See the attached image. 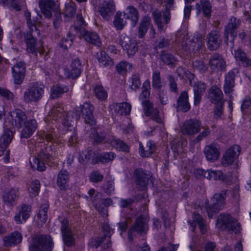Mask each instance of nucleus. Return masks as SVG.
Here are the masks:
<instances>
[{
	"label": "nucleus",
	"instance_id": "obj_52",
	"mask_svg": "<svg viewBox=\"0 0 251 251\" xmlns=\"http://www.w3.org/2000/svg\"><path fill=\"white\" fill-rule=\"evenodd\" d=\"M164 85V83L161 79L160 72L159 71H155L152 74V86L156 89H160Z\"/></svg>",
	"mask_w": 251,
	"mask_h": 251
},
{
	"label": "nucleus",
	"instance_id": "obj_1",
	"mask_svg": "<svg viewBox=\"0 0 251 251\" xmlns=\"http://www.w3.org/2000/svg\"><path fill=\"white\" fill-rule=\"evenodd\" d=\"M216 226L219 230L226 231L229 233H237L241 229L240 225L238 221L230 214L226 213H222L218 215Z\"/></svg>",
	"mask_w": 251,
	"mask_h": 251
},
{
	"label": "nucleus",
	"instance_id": "obj_49",
	"mask_svg": "<svg viewBox=\"0 0 251 251\" xmlns=\"http://www.w3.org/2000/svg\"><path fill=\"white\" fill-rule=\"evenodd\" d=\"M161 60L167 65H175L177 62V59L173 54L162 51L160 54Z\"/></svg>",
	"mask_w": 251,
	"mask_h": 251
},
{
	"label": "nucleus",
	"instance_id": "obj_37",
	"mask_svg": "<svg viewBox=\"0 0 251 251\" xmlns=\"http://www.w3.org/2000/svg\"><path fill=\"white\" fill-rule=\"evenodd\" d=\"M205 178L208 179L225 181L228 179L227 176L222 171L217 170H208L206 171Z\"/></svg>",
	"mask_w": 251,
	"mask_h": 251
},
{
	"label": "nucleus",
	"instance_id": "obj_64",
	"mask_svg": "<svg viewBox=\"0 0 251 251\" xmlns=\"http://www.w3.org/2000/svg\"><path fill=\"white\" fill-rule=\"evenodd\" d=\"M193 67L201 73H204L207 70V67L202 60H196L193 63Z\"/></svg>",
	"mask_w": 251,
	"mask_h": 251
},
{
	"label": "nucleus",
	"instance_id": "obj_28",
	"mask_svg": "<svg viewBox=\"0 0 251 251\" xmlns=\"http://www.w3.org/2000/svg\"><path fill=\"white\" fill-rule=\"evenodd\" d=\"M194 93V104L195 105H199L202 99V95L205 91L206 86L203 82L199 81L195 82L193 86Z\"/></svg>",
	"mask_w": 251,
	"mask_h": 251
},
{
	"label": "nucleus",
	"instance_id": "obj_54",
	"mask_svg": "<svg viewBox=\"0 0 251 251\" xmlns=\"http://www.w3.org/2000/svg\"><path fill=\"white\" fill-rule=\"evenodd\" d=\"M13 132L10 130H5L0 138V145L7 147L11 142L13 138Z\"/></svg>",
	"mask_w": 251,
	"mask_h": 251
},
{
	"label": "nucleus",
	"instance_id": "obj_33",
	"mask_svg": "<svg viewBox=\"0 0 251 251\" xmlns=\"http://www.w3.org/2000/svg\"><path fill=\"white\" fill-rule=\"evenodd\" d=\"M110 107L115 113L120 115H129L131 109V104L126 102L114 103L111 105Z\"/></svg>",
	"mask_w": 251,
	"mask_h": 251
},
{
	"label": "nucleus",
	"instance_id": "obj_44",
	"mask_svg": "<svg viewBox=\"0 0 251 251\" xmlns=\"http://www.w3.org/2000/svg\"><path fill=\"white\" fill-rule=\"evenodd\" d=\"M69 179L67 170H61L59 171L57 178V184L60 190H65L67 188Z\"/></svg>",
	"mask_w": 251,
	"mask_h": 251
},
{
	"label": "nucleus",
	"instance_id": "obj_17",
	"mask_svg": "<svg viewBox=\"0 0 251 251\" xmlns=\"http://www.w3.org/2000/svg\"><path fill=\"white\" fill-rule=\"evenodd\" d=\"M123 49L128 56H132L138 50L137 44L135 40L127 36H122L119 42Z\"/></svg>",
	"mask_w": 251,
	"mask_h": 251
},
{
	"label": "nucleus",
	"instance_id": "obj_42",
	"mask_svg": "<svg viewBox=\"0 0 251 251\" xmlns=\"http://www.w3.org/2000/svg\"><path fill=\"white\" fill-rule=\"evenodd\" d=\"M234 57L245 67L251 66V59L247 57L246 53L240 48L234 50Z\"/></svg>",
	"mask_w": 251,
	"mask_h": 251
},
{
	"label": "nucleus",
	"instance_id": "obj_9",
	"mask_svg": "<svg viewBox=\"0 0 251 251\" xmlns=\"http://www.w3.org/2000/svg\"><path fill=\"white\" fill-rule=\"evenodd\" d=\"M148 230V226L146 220L142 216H139L136 219L135 223L130 227L127 234L129 241H133L135 236V232L142 234L146 233Z\"/></svg>",
	"mask_w": 251,
	"mask_h": 251
},
{
	"label": "nucleus",
	"instance_id": "obj_59",
	"mask_svg": "<svg viewBox=\"0 0 251 251\" xmlns=\"http://www.w3.org/2000/svg\"><path fill=\"white\" fill-rule=\"evenodd\" d=\"M76 8L73 4H68L66 5L63 15L68 18H72L74 17L75 14Z\"/></svg>",
	"mask_w": 251,
	"mask_h": 251
},
{
	"label": "nucleus",
	"instance_id": "obj_23",
	"mask_svg": "<svg viewBox=\"0 0 251 251\" xmlns=\"http://www.w3.org/2000/svg\"><path fill=\"white\" fill-rule=\"evenodd\" d=\"M115 11L114 2L111 0H105L100 4L99 11L102 17L108 19L111 17Z\"/></svg>",
	"mask_w": 251,
	"mask_h": 251
},
{
	"label": "nucleus",
	"instance_id": "obj_8",
	"mask_svg": "<svg viewBox=\"0 0 251 251\" xmlns=\"http://www.w3.org/2000/svg\"><path fill=\"white\" fill-rule=\"evenodd\" d=\"M73 30H75L76 34H79L88 43L98 47L101 46L100 38L96 33L88 32L84 27H78L75 25L71 27V32H73Z\"/></svg>",
	"mask_w": 251,
	"mask_h": 251
},
{
	"label": "nucleus",
	"instance_id": "obj_55",
	"mask_svg": "<svg viewBox=\"0 0 251 251\" xmlns=\"http://www.w3.org/2000/svg\"><path fill=\"white\" fill-rule=\"evenodd\" d=\"M40 188V183L38 180H33L28 188V191L31 197H35L39 192Z\"/></svg>",
	"mask_w": 251,
	"mask_h": 251
},
{
	"label": "nucleus",
	"instance_id": "obj_30",
	"mask_svg": "<svg viewBox=\"0 0 251 251\" xmlns=\"http://www.w3.org/2000/svg\"><path fill=\"white\" fill-rule=\"evenodd\" d=\"M22 234L17 231H14L3 238L5 247H11L20 243L22 240Z\"/></svg>",
	"mask_w": 251,
	"mask_h": 251
},
{
	"label": "nucleus",
	"instance_id": "obj_40",
	"mask_svg": "<svg viewBox=\"0 0 251 251\" xmlns=\"http://www.w3.org/2000/svg\"><path fill=\"white\" fill-rule=\"evenodd\" d=\"M124 16L126 19L132 22V25L135 26L139 20V13L136 8L133 6H128L124 12Z\"/></svg>",
	"mask_w": 251,
	"mask_h": 251
},
{
	"label": "nucleus",
	"instance_id": "obj_63",
	"mask_svg": "<svg viewBox=\"0 0 251 251\" xmlns=\"http://www.w3.org/2000/svg\"><path fill=\"white\" fill-rule=\"evenodd\" d=\"M0 96L8 100H12L14 98V94L6 88L0 87Z\"/></svg>",
	"mask_w": 251,
	"mask_h": 251
},
{
	"label": "nucleus",
	"instance_id": "obj_18",
	"mask_svg": "<svg viewBox=\"0 0 251 251\" xmlns=\"http://www.w3.org/2000/svg\"><path fill=\"white\" fill-rule=\"evenodd\" d=\"M208 64L213 72H218L226 70V61L219 53H215L210 57Z\"/></svg>",
	"mask_w": 251,
	"mask_h": 251
},
{
	"label": "nucleus",
	"instance_id": "obj_45",
	"mask_svg": "<svg viewBox=\"0 0 251 251\" xmlns=\"http://www.w3.org/2000/svg\"><path fill=\"white\" fill-rule=\"evenodd\" d=\"M235 74L232 71L228 73L225 78L224 84V92L226 94H229L233 90L234 87Z\"/></svg>",
	"mask_w": 251,
	"mask_h": 251
},
{
	"label": "nucleus",
	"instance_id": "obj_53",
	"mask_svg": "<svg viewBox=\"0 0 251 251\" xmlns=\"http://www.w3.org/2000/svg\"><path fill=\"white\" fill-rule=\"evenodd\" d=\"M151 83L149 79H147L143 84L142 91L139 98L142 101L149 100L150 95Z\"/></svg>",
	"mask_w": 251,
	"mask_h": 251
},
{
	"label": "nucleus",
	"instance_id": "obj_12",
	"mask_svg": "<svg viewBox=\"0 0 251 251\" xmlns=\"http://www.w3.org/2000/svg\"><path fill=\"white\" fill-rule=\"evenodd\" d=\"M144 114L146 116H149L151 119L157 123H162L163 120L159 114V111L157 108H154L153 103L150 100L142 101Z\"/></svg>",
	"mask_w": 251,
	"mask_h": 251
},
{
	"label": "nucleus",
	"instance_id": "obj_21",
	"mask_svg": "<svg viewBox=\"0 0 251 251\" xmlns=\"http://www.w3.org/2000/svg\"><path fill=\"white\" fill-rule=\"evenodd\" d=\"M81 73V63L78 58L73 60L70 65V69H65L64 75L68 78L75 79Z\"/></svg>",
	"mask_w": 251,
	"mask_h": 251
},
{
	"label": "nucleus",
	"instance_id": "obj_47",
	"mask_svg": "<svg viewBox=\"0 0 251 251\" xmlns=\"http://www.w3.org/2000/svg\"><path fill=\"white\" fill-rule=\"evenodd\" d=\"M139 150L140 155L142 157H148L154 152L155 146L151 141H149L145 147L140 143Z\"/></svg>",
	"mask_w": 251,
	"mask_h": 251
},
{
	"label": "nucleus",
	"instance_id": "obj_61",
	"mask_svg": "<svg viewBox=\"0 0 251 251\" xmlns=\"http://www.w3.org/2000/svg\"><path fill=\"white\" fill-rule=\"evenodd\" d=\"M103 177V176L99 171H94L89 175V180L94 183L102 181Z\"/></svg>",
	"mask_w": 251,
	"mask_h": 251
},
{
	"label": "nucleus",
	"instance_id": "obj_10",
	"mask_svg": "<svg viewBox=\"0 0 251 251\" xmlns=\"http://www.w3.org/2000/svg\"><path fill=\"white\" fill-rule=\"evenodd\" d=\"M25 42L26 46V50L28 52L34 53L38 52L41 54L44 53L43 43L41 41H40L38 43L40 46H38L35 34H33V33H26L25 36Z\"/></svg>",
	"mask_w": 251,
	"mask_h": 251
},
{
	"label": "nucleus",
	"instance_id": "obj_57",
	"mask_svg": "<svg viewBox=\"0 0 251 251\" xmlns=\"http://www.w3.org/2000/svg\"><path fill=\"white\" fill-rule=\"evenodd\" d=\"M96 97L101 100H105L107 97V91L100 85H97L94 89Z\"/></svg>",
	"mask_w": 251,
	"mask_h": 251
},
{
	"label": "nucleus",
	"instance_id": "obj_48",
	"mask_svg": "<svg viewBox=\"0 0 251 251\" xmlns=\"http://www.w3.org/2000/svg\"><path fill=\"white\" fill-rule=\"evenodd\" d=\"M76 35H78V34L75 33V30H73V32H72L70 30V32L68 34L67 38H63L61 40L60 43V46L63 49H68L72 46L73 40Z\"/></svg>",
	"mask_w": 251,
	"mask_h": 251
},
{
	"label": "nucleus",
	"instance_id": "obj_13",
	"mask_svg": "<svg viewBox=\"0 0 251 251\" xmlns=\"http://www.w3.org/2000/svg\"><path fill=\"white\" fill-rule=\"evenodd\" d=\"M240 19H237L235 17H231L229 22L225 27V42L228 45V36L230 34V41H233L234 37L236 36L235 30L239 27L241 25Z\"/></svg>",
	"mask_w": 251,
	"mask_h": 251
},
{
	"label": "nucleus",
	"instance_id": "obj_26",
	"mask_svg": "<svg viewBox=\"0 0 251 251\" xmlns=\"http://www.w3.org/2000/svg\"><path fill=\"white\" fill-rule=\"evenodd\" d=\"M93 106L89 102H86L82 106L81 112L85 119V122L86 124L91 126L94 125L96 124L93 114Z\"/></svg>",
	"mask_w": 251,
	"mask_h": 251
},
{
	"label": "nucleus",
	"instance_id": "obj_46",
	"mask_svg": "<svg viewBox=\"0 0 251 251\" xmlns=\"http://www.w3.org/2000/svg\"><path fill=\"white\" fill-rule=\"evenodd\" d=\"M97 58L100 66L103 67L110 68L113 66V60L104 51L97 53Z\"/></svg>",
	"mask_w": 251,
	"mask_h": 251
},
{
	"label": "nucleus",
	"instance_id": "obj_31",
	"mask_svg": "<svg viewBox=\"0 0 251 251\" xmlns=\"http://www.w3.org/2000/svg\"><path fill=\"white\" fill-rule=\"evenodd\" d=\"M24 125L25 126L22 130L21 137L22 138H30L37 127V123L35 120L32 119Z\"/></svg>",
	"mask_w": 251,
	"mask_h": 251
},
{
	"label": "nucleus",
	"instance_id": "obj_11",
	"mask_svg": "<svg viewBox=\"0 0 251 251\" xmlns=\"http://www.w3.org/2000/svg\"><path fill=\"white\" fill-rule=\"evenodd\" d=\"M26 72V65L23 61L17 62L11 69L12 76L14 83L20 85L23 82Z\"/></svg>",
	"mask_w": 251,
	"mask_h": 251
},
{
	"label": "nucleus",
	"instance_id": "obj_27",
	"mask_svg": "<svg viewBox=\"0 0 251 251\" xmlns=\"http://www.w3.org/2000/svg\"><path fill=\"white\" fill-rule=\"evenodd\" d=\"M193 219L192 222L188 221L192 228V231L195 232L196 227V222H197L201 233L202 234L206 233L207 231L208 226L202 217L199 214L194 213L193 214Z\"/></svg>",
	"mask_w": 251,
	"mask_h": 251
},
{
	"label": "nucleus",
	"instance_id": "obj_32",
	"mask_svg": "<svg viewBox=\"0 0 251 251\" xmlns=\"http://www.w3.org/2000/svg\"><path fill=\"white\" fill-rule=\"evenodd\" d=\"M39 6L42 13L47 18L52 17L51 10L55 6V2L53 0H39Z\"/></svg>",
	"mask_w": 251,
	"mask_h": 251
},
{
	"label": "nucleus",
	"instance_id": "obj_4",
	"mask_svg": "<svg viewBox=\"0 0 251 251\" xmlns=\"http://www.w3.org/2000/svg\"><path fill=\"white\" fill-rule=\"evenodd\" d=\"M44 93V85L37 82L31 84L24 94V100L26 103L38 101Z\"/></svg>",
	"mask_w": 251,
	"mask_h": 251
},
{
	"label": "nucleus",
	"instance_id": "obj_15",
	"mask_svg": "<svg viewBox=\"0 0 251 251\" xmlns=\"http://www.w3.org/2000/svg\"><path fill=\"white\" fill-rule=\"evenodd\" d=\"M206 42L209 50L213 51L218 50L222 43L220 31L218 29L212 30L207 36Z\"/></svg>",
	"mask_w": 251,
	"mask_h": 251
},
{
	"label": "nucleus",
	"instance_id": "obj_22",
	"mask_svg": "<svg viewBox=\"0 0 251 251\" xmlns=\"http://www.w3.org/2000/svg\"><path fill=\"white\" fill-rule=\"evenodd\" d=\"M11 125L19 128L21 127L27 122V116L25 112L20 109H16L10 113Z\"/></svg>",
	"mask_w": 251,
	"mask_h": 251
},
{
	"label": "nucleus",
	"instance_id": "obj_58",
	"mask_svg": "<svg viewBox=\"0 0 251 251\" xmlns=\"http://www.w3.org/2000/svg\"><path fill=\"white\" fill-rule=\"evenodd\" d=\"M122 16L121 12H117L114 18V25L118 30L122 29L126 25V22L122 18Z\"/></svg>",
	"mask_w": 251,
	"mask_h": 251
},
{
	"label": "nucleus",
	"instance_id": "obj_29",
	"mask_svg": "<svg viewBox=\"0 0 251 251\" xmlns=\"http://www.w3.org/2000/svg\"><path fill=\"white\" fill-rule=\"evenodd\" d=\"M49 116L55 121L59 119H64L67 122L70 120L67 112L59 105L54 106L49 113Z\"/></svg>",
	"mask_w": 251,
	"mask_h": 251
},
{
	"label": "nucleus",
	"instance_id": "obj_60",
	"mask_svg": "<svg viewBox=\"0 0 251 251\" xmlns=\"http://www.w3.org/2000/svg\"><path fill=\"white\" fill-rule=\"evenodd\" d=\"M202 130L201 132H199V134L195 139L196 142H199L203 139L208 137L211 133V130L209 126H204L202 127Z\"/></svg>",
	"mask_w": 251,
	"mask_h": 251
},
{
	"label": "nucleus",
	"instance_id": "obj_19",
	"mask_svg": "<svg viewBox=\"0 0 251 251\" xmlns=\"http://www.w3.org/2000/svg\"><path fill=\"white\" fill-rule=\"evenodd\" d=\"M134 174L136 184L139 186V188L141 190H145L151 176L150 172L141 169H137L135 170Z\"/></svg>",
	"mask_w": 251,
	"mask_h": 251
},
{
	"label": "nucleus",
	"instance_id": "obj_2",
	"mask_svg": "<svg viewBox=\"0 0 251 251\" xmlns=\"http://www.w3.org/2000/svg\"><path fill=\"white\" fill-rule=\"evenodd\" d=\"M53 153L50 147H44L38 153L37 156H33L30 159L29 162L31 168L39 171H44L46 167L43 161L49 163L50 161L54 160Z\"/></svg>",
	"mask_w": 251,
	"mask_h": 251
},
{
	"label": "nucleus",
	"instance_id": "obj_34",
	"mask_svg": "<svg viewBox=\"0 0 251 251\" xmlns=\"http://www.w3.org/2000/svg\"><path fill=\"white\" fill-rule=\"evenodd\" d=\"M177 110L184 112H187L190 109V104L188 101V94L186 91L181 93L177 100Z\"/></svg>",
	"mask_w": 251,
	"mask_h": 251
},
{
	"label": "nucleus",
	"instance_id": "obj_41",
	"mask_svg": "<svg viewBox=\"0 0 251 251\" xmlns=\"http://www.w3.org/2000/svg\"><path fill=\"white\" fill-rule=\"evenodd\" d=\"M93 204L96 210L103 216H108V210L106 207H107L112 204V201L111 199H105L101 200L100 203H95Z\"/></svg>",
	"mask_w": 251,
	"mask_h": 251
},
{
	"label": "nucleus",
	"instance_id": "obj_14",
	"mask_svg": "<svg viewBox=\"0 0 251 251\" xmlns=\"http://www.w3.org/2000/svg\"><path fill=\"white\" fill-rule=\"evenodd\" d=\"M241 148L237 145H233L228 149L223 155L222 163L226 167L232 164L239 155Z\"/></svg>",
	"mask_w": 251,
	"mask_h": 251
},
{
	"label": "nucleus",
	"instance_id": "obj_24",
	"mask_svg": "<svg viewBox=\"0 0 251 251\" xmlns=\"http://www.w3.org/2000/svg\"><path fill=\"white\" fill-rule=\"evenodd\" d=\"M19 197V189L18 188H12L4 192L3 195V200L5 204L13 206L16 204V201Z\"/></svg>",
	"mask_w": 251,
	"mask_h": 251
},
{
	"label": "nucleus",
	"instance_id": "obj_25",
	"mask_svg": "<svg viewBox=\"0 0 251 251\" xmlns=\"http://www.w3.org/2000/svg\"><path fill=\"white\" fill-rule=\"evenodd\" d=\"M208 98L210 101L215 104L224 103L223 94L220 88L216 85H213L209 89Z\"/></svg>",
	"mask_w": 251,
	"mask_h": 251
},
{
	"label": "nucleus",
	"instance_id": "obj_3",
	"mask_svg": "<svg viewBox=\"0 0 251 251\" xmlns=\"http://www.w3.org/2000/svg\"><path fill=\"white\" fill-rule=\"evenodd\" d=\"M53 244L52 239L46 235H35L29 246L30 251H51Z\"/></svg>",
	"mask_w": 251,
	"mask_h": 251
},
{
	"label": "nucleus",
	"instance_id": "obj_36",
	"mask_svg": "<svg viewBox=\"0 0 251 251\" xmlns=\"http://www.w3.org/2000/svg\"><path fill=\"white\" fill-rule=\"evenodd\" d=\"M189 42L190 43L188 48L189 50L198 51L204 46V36L197 33L194 35L192 41H190Z\"/></svg>",
	"mask_w": 251,
	"mask_h": 251
},
{
	"label": "nucleus",
	"instance_id": "obj_35",
	"mask_svg": "<svg viewBox=\"0 0 251 251\" xmlns=\"http://www.w3.org/2000/svg\"><path fill=\"white\" fill-rule=\"evenodd\" d=\"M31 211V207L30 205L23 204L18 213H17L14 219L17 224H20L22 223L21 217H22V220L25 221L30 216V214Z\"/></svg>",
	"mask_w": 251,
	"mask_h": 251
},
{
	"label": "nucleus",
	"instance_id": "obj_56",
	"mask_svg": "<svg viewBox=\"0 0 251 251\" xmlns=\"http://www.w3.org/2000/svg\"><path fill=\"white\" fill-rule=\"evenodd\" d=\"M112 146L117 150L128 152L129 151L128 146L123 141L119 139H114L111 142Z\"/></svg>",
	"mask_w": 251,
	"mask_h": 251
},
{
	"label": "nucleus",
	"instance_id": "obj_7",
	"mask_svg": "<svg viewBox=\"0 0 251 251\" xmlns=\"http://www.w3.org/2000/svg\"><path fill=\"white\" fill-rule=\"evenodd\" d=\"M201 125V121L196 118L187 120L181 126V132L184 135L194 136L200 131Z\"/></svg>",
	"mask_w": 251,
	"mask_h": 251
},
{
	"label": "nucleus",
	"instance_id": "obj_51",
	"mask_svg": "<svg viewBox=\"0 0 251 251\" xmlns=\"http://www.w3.org/2000/svg\"><path fill=\"white\" fill-rule=\"evenodd\" d=\"M68 91V88L65 85L57 84L53 86L51 88V93L50 98L52 99H56L61 96V95Z\"/></svg>",
	"mask_w": 251,
	"mask_h": 251
},
{
	"label": "nucleus",
	"instance_id": "obj_20",
	"mask_svg": "<svg viewBox=\"0 0 251 251\" xmlns=\"http://www.w3.org/2000/svg\"><path fill=\"white\" fill-rule=\"evenodd\" d=\"M68 221L64 219L61 222V231L63 242L67 247H71L74 245V237L71 229L68 226Z\"/></svg>",
	"mask_w": 251,
	"mask_h": 251
},
{
	"label": "nucleus",
	"instance_id": "obj_5",
	"mask_svg": "<svg viewBox=\"0 0 251 251\" xmlns=\"http://www.w3.org/2000/svg\"><path fill=\"white\" fill-rule=\"evenodd\" d=\"M154 23L157 25L159 32H164L167 28V25L171 20V13L167 10H163L162 12L155 9L152 13Z\"/></svg>",
	"mask_w": 251,
	"mask_h": 251
},
{
	"label": "nucleus",
	"instance_id": "obj_39",
	"mask_svg": "<svg viewBox=\"0 0 251 251\" xmlns=\"http://www.w3.org/2000/svg\"><path fill=\"white\" fill-rule=\"evenodd\" d=\"M49 204L46 202L40 206L39 212L37 214V223L39 226H42L45 223L48 219L47 212Z\"/></svg>",
	"mask_w": 251,
	"mask_h": 251
},
{
	"label": "nucleus",
	"instance_id": "obj_62",
	"mask_svg": "<svg viewBox=\"0 0 251 251\" xmlns=\"http://www.w3.org/2000/svg\"><path fill=\"white\" fill-rule=\"evenodd\" d=\"M130 80L131 81V88L134 90L139 89L141 84L139 75L135 74L132 75Z\"/></svg>",
	"mask_w": 251,
	"mask_h": 251
},
{
	"label": "nucleus",
	"instance_id": "obj_38",
	"mask_svg": "<svg viewBox=\"0 0 251 251\" xmlns=\"http://www.w3.org/2000/svg\"><path fill=\"white\" fill-rule=\"evenodd\" d=\"M201 4L197 3L196 8L197 14H199L202 10L203 15L207 18H210L211 13V4L208 0H201Z\"/></svg>",
	"mask_w": 251,
	"mask_h": 251
},
{
	"label": "nucleus",
	"instance_id": "obj_43",
	"mask_svg": "<svg viewBox=\"0 0 251 251\" xmlns=\"http://www.w3.org/2000/svg\"><path fill=\"white\" fill-rule=\"evenodd\" d=\"M151 23V19L149 16H144L141 20L138 29V37L142 38L146 34Z\"/></svg>",
	"mask_w": 251,
	"mask_h": 251
},
{
	"label": "nucleus",
	"instance_id": "obj_50",
	"mask_svg": "<svg viewBox=\"0 0 251 251\" xmlns=\"http://www.w3.org/2000/svg\"><path fill=\"white\" fill-rule=\"evenodd\" d=\"M44 138L47 142L59 144L60 143L59 135L54 129H50L44 133Z\"/></svg>",
	"mask_w": 251,
	"mask_h": 251
},
{
	"label": "nucleus",
	"instance_id": "obj_16",
	"mask_svg": "<svg viewBox=\"0 0 251 251\" xmlns=\"http://www.w3.org/2000/svg\"><path fill=\"white\" fill-rule=\"evenodd\" d=\"M203 153L208 161L214 162L218 160L220 156V146L217 143H211L205 146Z\"/></svg>",
	"mask_w": 251,
	"mask_h": 251
},
{
	"label": "nucleus",
	"instance_id": "obj_6",
	"mask_svg": "<svg viewBox=\"0 0 251 251\" xmlns=\"http://www.w3.org/2000/svg\"><path fill=\"white\" fill-rule=\"evenodd\" d=\"M225 205V199L223 194H215L211 199V204L205 206L208 216L212 218L214 214L223 209Z\"/></svg>",
	"mask_w": 251,
	"mask_h": 251
}]
</instances>
